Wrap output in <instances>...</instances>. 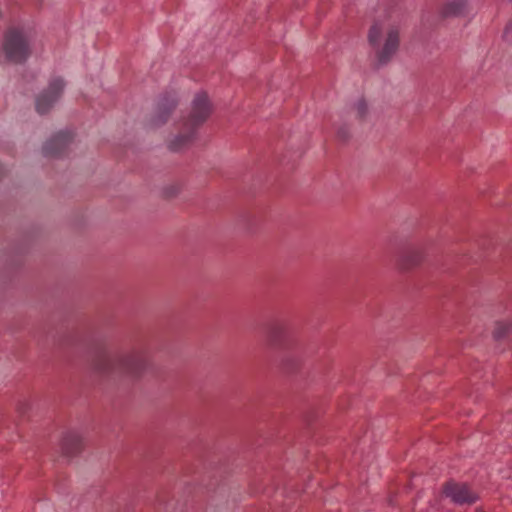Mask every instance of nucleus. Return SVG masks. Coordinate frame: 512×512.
<instances>
[{"label": "nucleus", "mask_w": 512, "mask_h": 512, "mask_svg": "<svg viewBox=\"0 0 512 512\" xmlns=\"http://www.w3.org/2000/svg\"><path fill=\"white\" fill-rule=\"evenodd\" d=\"M211 112L212 105L207 94L197 93L192 101L188 118L182 121L178 132L169 139V148L180 151L188 147L194 141L198 128L209 118Z\"/></svg>", "instance_id": "obj_1"}, {"label": "nucleus", "mask_w": 512, "mask_h": 512, "mask_svg": "<svg viewBox=\"0 0 512 512\" xmlns=\"http://www.w3.org/2000/svg\"><path fill=\"white\" fill-rule=\"evenodd\" d=\"M368 40L376 49L379 60L386 62L399 48L400 29L390 21L375 22L369 30Z\"/></svg>", "instance_id": "obj_2"}, {"label": "nucleus", "mask_w": 512, "mask_h": 512, "mask_svg": "<svg viewBox=\"0 0 512 512\" xmlns=\"http://www.w3.org/2000/svg\"><path fill=\"white\" fill-rule=\"evenodd\" d=\"M37 39L36 31L31 27H15L5 37L4 52L12 61L25 60L31 53Z\"/></svg>", "instance_id": "obj_3"}, {"label": "nucleus", "mask_w": 512, "mask_h": 512, "mask_svg": "<svg viewBox=\"0 0 512 512\" xmlns=\"http://www.w3.org/2000/svg\"><path fill=\"white\" fill-rule=\"evenodd\" d=\"M64 88L62 79L54 80L48 91L41 94L36 101V109L39 113H46L58 100L61 91Z\"/></svg>", "instance_id": "obj_4"}, {"label": "nucleus", "mask_w": 512, "mask_h": 512, "mask_svg": "<svg viewBox=\"0 0 512 512\" xmlns=\"http://www.w3.org/2000/svg\"><path fill=\"white\" fill-rule=\"evenodd\" d=\"M443 494L458 504L472 503L477 498L466 485L456 483H448L443 489Z\"/></svg>", "instance_id": "obj_5"}, {"label": "nucleus", "mask_w": 512, "mask_h": 512, "mask_svg": "<svg viewBox=\"0 0 512 512\" xmlns=\"http://www.w3.org/2000/svg\"><path fill=\"white\" fill-rule=\"evenodd\" d=\"M71 142L69 134L60 132L50 137L43 145V154L46 156H58L66 150Z\"/></svg>", "instance_id": "obj_6"}, {"label": "nucleus", "mask_w": 512, "mask_h": 512, "mask_svg": "<svg viewBox=\"0 0 512 512\" xmlns=\"http://www.w3.org/2000/svg\"><path fill=\"white\" fill-rule=\"evenodd\" d=\"M174 107V103L168 106H159L151 119V125L153 127H160L161 125L165 124L169 120Z\"/></svg>", "instance_id": "obj_7"}, {"label": "nucleus", "mask_w": 512, "mask_h": 512, "mask_svg": "<svg viewBox=\"0 0 512 512\" xmlns=\"http://www.w3.org/2000/svg\"><path fill=\"white\" fill-rule=\"evenodd\" d=\"M466 7V0H447L442 8V13L445 16H455L461 14Z\"/></svg>", "instance_id": "obj_8"}, {"label": "nucleus", "mask_w": 512, "mask_h": 512, "mask_svg": "<svg viewBox=\"0 0 512 512\" xmlns=\"http://www.w3.org/2000/svg\"><path fill=\"white\" fill-rule=\"evenodd\" d=\"M354 110L358 117L363 118L367 114L369 107L366 101L359 100L355 103Z\"/></svg>", "instance_id": "obj_9"}, {"label": "nucleus", "mask_w": 512, "mask_h": 512, "mask_svg": "<svg viewBox=\"0 0 512 512\" xmlns=\"http://www.w3.org/2000/svg\"><path fill=\"white\" fill-rule=\"evenodd\" d=\"M511 328V324L508 322H498L495 326L494 334L496 337L504 336Z\"/></svg>", "instance_id": "obj_10"}, {"label": "nucleus", "mask_w": 512, "mask_h": 512, "mask_svg": "<svg viewBox=\"0 0 512 512\" xmlns=\"http://www.w3.org/2000/svg\"><path fill=\"white\" fill-rule=\"evenodd\" d=\"M476 512H483V511L477 510Z\"/></svg>", "instance_id": "obj_11"}]
</instances>
